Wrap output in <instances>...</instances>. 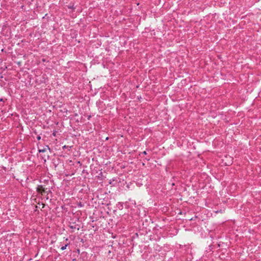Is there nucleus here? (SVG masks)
<instances>
[{"label": "nucleus", "mask_w": 261, "mask_h": 261, "mask_svg": "<svg viewBox=\"0 0 261 261\" xmlns=\"http://www.w3.org/2000/svg\"><path fill=\"white\" fill-rule=\"evenodd\" d=\"M46 190L47 189L44 188L42 185H39L37 187V191L38 193H41L42 194H43V193H47L48 192L46 191Z\"/></svg>", "instance_id": "f257e3e1"}, {"label": "nucleus", "mask_w": 261, "mask_h": 261, "mask_svg": "<svg viewBox=\"0 0 261 261\" xmlns=\"http://www.w3.org/2000/svg\"><path fill=\"white\" fill-rule=\"evenodd\" d=\"M47 149L50 150V148L48 146H46L45 147H44L43 149H39V152H44L46 151Z\"/></svg>", "instance_id": "f03ea898"}, {"label": "nucleus", "mask_w": 261, "mask_h": 261, "mask_svg": "<svg viewBox=\"0 0 261 261\" xmlns=\"http://www.w3.org/2000/svg\"><path fill=\"white\" fill-rule=\"evenodd\" d=\"M69 227L71 229H75L76 228V225H69Z\"/></svg>", "instance_id": "7ed1b4c3"}, {"label": "nucleus", "mask_w": 261, "mask_h": 261, "mask_svg": "<svg viewBox=\"0 0 261 261\" xmlns=\"http://www.w3.org/2000/svg\"><path fill=\"white\" fill-rule=\"evenodd\" d=\"M67 246V244L65 245V246H62L61 247V249L62 250H65Z\"/></svg>", "instance_id": "20e7f679"}, {"label": "nucleus", "mask_w": 261, "mask_h": 261, "mask_svg": "<svg viewBox=\"0 0 261 261\" xmlns=\"http://www.w3.org/2000/svg\"><path fill=\"white\" fill-rule=\"evenodd\" d=\"M142 154H145V155L146 154H147L146 151H144L143 152H142Z\"/></svg>", "instance_id": "39448f33"}, {"label": "nucleus", "mask_w": 261, "mask_h": 261, "mask_svg": "<svg viewBox=\"0 0 261 261\" xmlns=\"http://www.w3.org/2000/svg\"><path fill=\"white\" fill-rule=\"evenodd\" d=\"M37 140H40V139H41V137L39 136H38V137H37Z\"/></svg>", "instance_id": "423d86ee"}, {"label": "nucleus", "mask_w": 261, "mask_h": 261, "mask_svg": "<svg viewBox=\"0 0 261 261\" xmlns=\"http://www.w3.org/2000/svg\"><path fill=\"white\" fill-rule=\"evenodd\" d=\"M146 160L147 161H149V159H146Z\"/></svg>", "instance_id": "0eeeda50"}]
</instances>
